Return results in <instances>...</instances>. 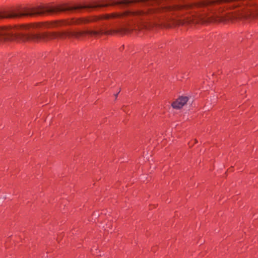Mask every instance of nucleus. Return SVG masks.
<instances>
[{
	"instance_id": "nucleus-7",
	"label": "nucleus",
	"mask_w": 258,
	"mask_h": 258,
	"mask_svg": "<svg viewBox=\"0 0 258 258\" xmlns=\"http://www.w3.org/2000/svg\"><path fill=\"white\" fill-rule=\"evenodd\" d=\"M117 95H118V93H117V94H116L115 95V99H116V98H117Z\"/></svg>"
},
{
	"instance_id": "nucleus-6",
	"label": "nucleus",
	"mask_w": 258,
	"mask_h": 258,
	"mask_svg": "<svg viewBox=\"0 0 258 258\" xmlns=\"http://www.w3.org/2000/svg\"><path fill=\"white\" fill-rule=\"evenodd\" d=\"M56 25V24H55V23L51 24H47V25H46V27H55Z\"/></svg>"
},
{
	"instance_id": "nucleus-5",
	"label": "nucleus",
	"mask_w": 258,
	"mask_h": 258,
	"mask_svg": "<svg viewBox=\"0 0 258 258\" xmlns=\"http://www.w3.org/2000/svg\"><path fill=\"white\" fill-rule=\"evenodd\" d=\"M188 100V97L180 96L172 103V106L175 109H180L187 103Z\"/></svg>"
},
{
	"instance_id": "nucleus-8",
	"label": "nucleus",
	"mask_w": 258,
	"mask_h": 258,
	"mask_svg": "<svg viewBox=\"0 0 258 258\" xmlns=\"http://www.w3.org/2000/svg\"><path fill=\"white\" fill-rule=\"evenodd\" d=\"M197 140H195V143H197Z\"/></svg>"
},
{
	"instance_id": "nucleus-2",
	"label": "nucleus",
	"mask_w": 258,
	"mask_h": 258,
	"mask_svg": "<svg viewBox=\"0 0 258 258\" xmlns=\"http://www.w3.org/2000/svg\"><path fill=\"white\" fill-rule=\"evenodd\" d=\"M32 28L29 26L12 27V41L25 42L34 41L39 42L47 41L55 38L64 39L66 37H75L80 38L85 35L96 36L100 34L111 35L113 33L123 34L127 31L124 28H120L115 30L103 31L86 30L79 32H64L60 33H48L43 34H34L32 31Z\"/></svg>"
},
{
	"instance_id": "nucleus-1",
	"label": "nucleus",
	"mask_w": 258,
	"mask_h": 258,
	"mask_svg": "<svg viewBox=\"0 0 258 258\" xmlns=\"http://www.w3.org/2000/svg\"><path fill=\"white\" fill-rule=\"evenodd\" d=\"M143 2L142 8L134 12L126 11L122 13H112L100 16H94L91 18H80L73 22L74 24H86L102 19L120 18L125 16H131L146 22V21L154 17H158L160 14H172L177 11H182L189 9L202 8V2L194 4L173 5L163 0H123L118 2L120 4H128L134 2Z\"/></svg>"
},
{
	"instance_id": "nucleus-3",
	"label": "nucleus",
	"mask_w": 258,
	"mask_h": 258,
	"mask_svg": "<svg viewBox=\"0 0 258 258\" xmlns=\"http://www.w3.org/2000/svg\"><path fill=\"white\" fill-rule=\"evenodd\" d=\"M233 16L224 15H218V14H212L207 15L204 14H197L196 15H192L191 17H187L186 18L174 20H171L172 23H169L166 24L167 27H171L172 25H184L185 24H189L190 23H199L200 22H226L232 19Z\"/></svg>"
},
{
	"instance_id": "nucleus-4",
	"label": "nucleus",
	"mask_w": 258,
	"mask_h": 258,
	"mask_svg": "<svg viewBox=\"0 0 258 258\" xmlns=\"http://www.w3.org/2000/svg\"><path fill=\"white\" fill-rule=\"evenodd\" d=\"M242 2L244 4L254 5L253 8L249 10L246 13L243 14L241 17L245 18L249 17H258V0H213L202 2V8H207L215 5L221 3H234V6L239 5V3Z\"/></svg>"
}]
</instances>
